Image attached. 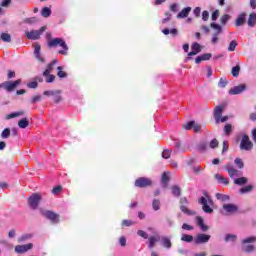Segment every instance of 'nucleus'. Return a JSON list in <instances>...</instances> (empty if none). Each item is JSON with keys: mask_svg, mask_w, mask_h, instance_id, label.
<instances>
[{"mask_svg": "<svg viewBox=\"0 0 256 256\" xmlns=\"http://www.w3.org/2000/svg\"><path fill=\"white\" fill-rule=\"evenodd\" d=\"M18 127H20V129H27V127H29V120H27V118H22L18 122Z\"/></svg>", "mask_w": 256, "mask_h": 256, "instance_id": "obj_30", "label": "nucleus"}, {"mask_svg": "<svg viewBox=\"0 0 256 256\" xmlns=\"http://www.w3.org/2000/svg\"><path fill=\"white\" fill-rule=\"evenodd\" d=\"M191 52L188 53L187 59H191L194 55H198V53H201V44L194 42L191 46Z\"/></svg>", "mask_w": 256, "mask_h": 256, "instance_id": "obj_16", "label": "nucleus"}, {"mask_svg": "<svg viewBox=\"0 0 256 256\" xmlns=\"http://www.w3.org/2000/svg\"><path fill=\"white\" fill-rule=\"evenodd\" d=\"M211 19L213 21H217V19H219V10H215L212 15H211Z\"/></svg>", "mask_w": 256, "mask_h": 256, "instance_id": "obj_62", "label": "nucleus"}, {"mask_svg": "<svg viewBox=\"0 0 256 256\" xmlns=\"http://www.w3.org/2000/svg\"><path fill=\"white\" fill-rule=\"evenodd\" d=\"M10 136H11V129L9 128H5L1 133L2 139H9Z\"/></svg>", "mask_w": 256, "mask_h": 256, "instance_id": "obj_44", "label": "nucleus"}, {"mask_svg": "<svg viewBox=\"0 0 256 256\" xmlns=\"http://www.w3.org/2000/svg\"><path fill=\"white\" fill-rule=\"evenodd\" d=\"M197 149L198 151H200V153L207 151V143L206 142L199 143L197 146Z\"/></svg>", "mask_w": 256, "mask_h": 256, "instance_id": "obj_46", "label": "nucleus"}, {"mask_svg": "<svg viewBox=\"0 0 256 256\" xmlns=\"http://www.w3.org/2000/svg\"><path fill=\"white\" fill-rule=\"evenodd\" d=\"M45 77H47L46 83H53V81H55V75L53 74H48V76Z\"/></svg>", "mask_w": 256, "mask_h": 256, "instance_id": "obj_64", "label": "nucleus"}, {"mask_svg": "<svg viewBox=\"0 0 256 256\" xmlns=\"http://www.w3.org/2000/svg\"><path fill=\"white\" fill-rule=\"evenodd\" d=\"M202 20H204V21H209V11L204 10V11L202 12Z\"/></svg>", "mask_w": 256, "mask_h": 256, "instance_id": "obj_63", "label": "nucleus"}, {"mask_svg": "<svg viewBox=\"0 0 256 256\" xmlns=\"http://www.w3.org/2000/svg\"><path fill=\"white\" fill-rule=\"evenodd\" d=\"M172 195L174 197H181V188L177 185L172 186Z\"/></svg>", "mask_w": 256, "mask_h": 256, "instance_id": "obj_35", "label": "nucleus"}, {"mask_svg": "<svg viewBox=\"0 0 256 256\" xmlns=\"http://www.w3.org/2000/svg\"><path fill=\"white\" fill-rule=\"evenodd\" d=\"M0 39L4 43H11V35L9 33L3 32L0 36Z\"/></svg>", "mask_w": 256, "mask_h": 256, "instance_id": "obj_33", "label": "nucleus"}, {"mask_svg": "<svg viewBox=\"0 0 256 256\" xmlns=\"http://www.w3.org/2000/svg\"><path fill=\"white\" fill-rule=\"evenodd\" d=\"M152 207L154 211H159V209H161V201H159V199H154L152 201Z\"/></svg>", "mask_w": 256, "mask_h": 256, "instance_id": "obj_43", "label": "nucleus"}, {"mask_svg": "<svg viewBox=\"0 0 256 256\" xmlns=\"http://www.w3.org/2000/svg\"><path fill=\"white\" fill-rule=\"evenodd\" d=\"M134 185L140 189H145V187H151V185H153V181L147 177H140L135 180Z\"/></svg>", "mask_w": 256, "mask_h": 256, "instance_id": "obj_6", "label": "nucleus"}, {"mask_svg": "<svg viewBox=\"0 0 256 256\" xmlns=\"http://www.w3.org/2000/svg\"><path fill=\"white\" fill-rule=\"evenodd\" d=\"M21 85V79L15 80V81H5L0 84L1 89H5L8 93H11L17 89Z\"/></svg>", "mask_w": 256, "mask_h": 256, "instance_id": "obj_3", "label": "nucleus"}, {"mask_svg": "<svg viewBox=\"0 0 256 256\" xmlns=\"http://www.w3.org/2000/svg\"><path fill=\"white\" fill-rule=\"evenodd\" d=\"M180 203H181L180 210L182 211V213L188 216L195 215L194 211L190 210L189 208H187V206H185V205H189V200H187V197L181 198Z\"/></svg>", "mask_w": 256, "mask_h": 256, "instance_id": "obj_10", "label": "nucleus"}, {"mask_svg": "<svg viewBox=\"0 0 256 256\" xmlns=\"http://www.w3.org/2000/svg\"><path fill=\"white\" fill-rule=\"evenodd\" d=\"M161 181H162V185H163L164 187H167V185L169 184V174H167L166 172H164V173L162 174V179H161Z\"/></svg>", "mask_w": 256, "mask_h": 256, "instance_id": "obj_42", "label": "nucleus"}, {"mask_svg": "<svg viewBox=\"0 0 256 256\" xmlns=\"http://www.w3.org/2000/svg\"><path fill=\"white\" fill-rule=\"evenodd\" d=\"M246 17H247L246 13H241L240 15H238V17L236 18V21H235V26L242 27V25H245V23L247 22Z\"/></svg>", "mask_w": 256, "mask_h": 256, "instance_id": "obj_18", "label": "nucleus"}, {"mask_svg": "<svg viewBox=\"0 0 256 256\" xmlns=\"http://www.w3.org/2000/svg\"><path fill=\"white\" fill-rule=\"evenodd\" d=\"M242 251H244V253H253L255 251V246L253 244L243 246Z\"/></svg>", "mask_w": 256, "mask_h": 256, "instance_id": "obj_36", "label": "nucleus"}, {"mask_svg": "<svg viewBox=\"0 0 256 256\" xmlns=\"http://www.w3.org/2000/svg\"><path fill=\"white\" fill-rule=\"evenodd\" d=\"M251 149H253V142H251L249 135L244 134L242 136V139L240 142V150L241 151H251Z\"/></svg>", "mask_w": 256, "mask_h": 256, "instance_id": "obj_5", "label": "nucleus"}, {"mask_svg": "<svg viewBox=\"0 0 256 256\" xmlns=\"http://www.w3.org/2000/svg\"><path fill=\"white\" fill-rule=\"evenodd\" d=\"M137 235H139V237H142L143 239H149V234H147V232L143 230H138Z\"/></svg>", "mask_w": 256, "mask_h": 256, "instance_id": "obj_57", "label": "nucleus"}, {"mask_svg": "<svg viewBox=\"0 0 256 256\" xmlns=\"http://www.w3.org/2000/svg\"><path fill=\"white\" fill-rule=\"evenodd\" d=\"M37 87H39V83L37 82V80H34L27 84L28 89H37Z\"/></svg>", "mask_w": 256, "mask_h": 256, "instance_id": "obj_53", "label": "nucleus"}, {"mask_svg": "<svg viewBox=\"0 0 256 256\" xmlns=\"http://www.w3.org/2000/svg\"><path fill=\"white\" fill-rule=\"evenodd\" d=\"M34 57L39 63H45V57L41 55V45L39 43L34 44Z\"/></svg>", "mask_w": 256, "mask_h": 256, "instance_id": "obj_14", "label": "nucleus"}, {"mask_svg": "<svg viewBox=\"0 0 256 256\" xmlns=\"http://www.w3.org/2000/svg\"><path fill=\"white\" fill-rule=\"evenodd\" d=\"M181 241H184L185 243H191L193 241V236L189 234H182Z\"/></svg>", "mask_w": 256, "mask_h": 256, "instance_id": "obj_45", "label": "nucleus"}, {"mask_svg": "<svg viewBox=\"0 0 256 256\" xmlns=\"http://www.w3.org/2000/svg\"><path fill=\"white\" fill-rule=\"evenodd\" d=\"M247 90V85L240 84L238 86H234L232 89L229 90V95H241L243 91Z\"/></svg>", "mask_w": 256, "mask_h": 256, "instance_id": "obj_15", "label": "nucleus"}, {"mask_svg": "<svg viewBox=\"0 0 256 256\" xmlns=\"http://www.w3.org/2000/svg\"><path fill=\"white\" fill-rule=\"evenodd\" d=\"M224 241L225 243H235V241H237V235L235 234H226L224 237Z\"/></svg>", "mask_w": 256, "mask_h": 256, "instance_id": "obj_28", "label": "nucleus"}, {"mask_svg": "<svg viewBox=\"0 0 256 256\" xmlns=\"http://www.w3.org/2000/svg\"><path fill=\"white\" fill-rule=\"evenodd\" d=\"M47 27L42 26L39 30H32L30 32H26L27 39H31L32 41H37V39L41 38V35L45 33Z\"/></svg>", "mask_w": 256, "mask_h": 256, "instance_id": "obj_4", "label": "nucleus"}, {"mask_svg": "<svg viewBox=\"0 0 256 256\" xmlns=\"http://www.w3.org/2000/svg\"><path fill=\"white\" fill-rule=\"evenodd\" d=\"M215 179L221 185H229V178H225L221 174H215Z\"/></svg>", "mask_w": 256, "mask_h": 256, "instance_id": "obj_23", "label": "nucleus"}, {"mask_svg": "<svg viewBox=\"0 0 256 256\" xmlns=\"http://www.w3.org/2000/svg\"><path fill=\"white\" fill-rule=\"evenodd\" d=\"M222 209V215H227L229 213H237V211H239V207H237V205L235 204H224Z\"/></svg>", "mask_w": 256, "mask_h": 256, "instance_id": "obj_12", "label": "nucleus"}, {"mask_svg": "<svg viewBox=\"0 0 256 256\" xmlns=\"http://www.w3.org/2000/svg\"><path fill=\"white\" fill-rule=\"evenodd\" d=\"M223 109H225L223 106L219 105L216 106L214 110V118L217 124L221 123V117L223 115Z\"/></svg>", "mask_w": 256, "mask_h": 256, "instance_id": "obj_17", "label": "nucleus"}, {"mask_svg": "<svg viewBox=\"0 0 256 256\" xmlns=\"http://www.w3.org/2000/svg\"><path fill=\"white\" fill-rule=\"evenodd\" d=\"M189 13H191V7L187 6L177 14V19H186V17H189Z\"/></svg>", "mask_w": 256, "mask_h": 256, "instance_id": "obj_19", "label": "nucleus"}, {"mask_svg": "<svg viewBox=\"0 0 256 256\" xmlns=\"http://www.w3.org/2000/svg\"><path fill=\"white\" fill-rule=\"evenodd\" d=\"M216 199H218V201H229L230 197L229 195H225V194H221V193H217L216 194Z\"/></svg>", "mask_w": 256, "mask_h": 256, "instance_id": "obj_41", "label": "nucleus"}, {"mask_svg": "<svg viewBox=\"0 0 256 256\" xmlns=\"http://www.w3.org/2000/svg\"><path fill=\"white\" fill-rule=\"evenodd\" d=\"M233 77H239V73H241V66L236 65L234 67H232V71H231Z\"/></svg>", "mask_w": 256, "mask_h": 256, "instance_id": "obj_39", "label": "nucleus"}, {"mask_svg": "<svg viewBox=\"0 0 256 256\" xmlns=\"http://www.w3.org/2000/svg\"><path fill=\"white\" fill-rule=\"evenodd\" d=\"M247 183H249V179H247V177L239 176L234 179V185H239L240 187H242V185H247Z\"/></svg>", "mask_w": 256, "mask_h": 256, "instance_id": "obj_21", "label": "nucleus"}, {"mask_svg": "<svg viewBox=\"0 0 256 256\" xmlns=\"http://www.w3.org/2000/svg\"><path fill=\"white\" fill-rule=\"evenodd\" d=\"M55 64H57V60H53L52 62H50L47 65L45 71L43 72L44 77H47V76H49V74H51V72L53 71V65H55Z\"/></svg>", "mask_w": 256, "mask_h": 256, "instance_id": "obj_22", "label": "nucleus"}, {"mask_svg": "<svg viewBox=\"0 0 256 256\" xmlns=\"http://www.w3.org/2000/svg\"><path fill=\"white\" fill-rule=\"evenodd\" d=\"M46 97H54V95H61V90H46L43 92Z\"/></svg>", "mask_w": 256, "mask_h": 256, "instance_id": "obj_29", "label": "nucleus"}, {"mask_svg": "<svg viewBox=\"0 0 256 256\" xmlns=\"http://www.w3.org/2000/svg\"><path fill=\"white\" fill-rule=\"evenodd\" d=\"M255 241H256V236H251L246 239H243L242 245H246V243H255Z\"/></svg>", "mask_w": 256, "mask_h": 256, "instance_id": "obj_50", "label": "nucleus"}, {"mask_svg": "<svg viewBox=\"0 0 256 256\" xmlns=\"http://www.w3.org/2000/svg\"><path fill=\"white\" fill-rule=\"evenodd\" d=\"M209 147L210 149H217V147H219V141L216 138L212 139L209 143Z\"/></svg>", "mask_w": 256, "mask_h": 256, "instance_id": "obj_47", "label": "nucleus"}, {"mask_svg": "<svg viewBox=\"0 0 256 256\" xmlns=\"http://www.w3.org/2000/svg\"><path fill=\"white\" fill-rule=\"evenodd\" d=\"M30 249H33V243L17 245L15 246V253H18V255H23L24 253H27V251H30Z\"/></svg>", "mask_w": 256, "mask_h": 256, "instance_id": "obj_13", "label": "nucleus"}, {"mask_svg": "<svg viewBox=\"0 0 256 256\" xmlns=\"http://www.w3.org/2000/svg\"><path fill=\"white\" fill-rule=\"evenodd\" d=\"M41 201V195L34 193L28 199V205L31 209L35 210L39 207V203Z\"/></svg>", "mask_w": 256, "mask_h": 256, "instance_id": "obj_8", "label": "nucleus"}, {"mask_svg": "<svg viewBox=\"0 0 256 256\" xmlns=\"http://www.w3.org/2000/svg\"><path fill=\"white\" fill-rule=\"evenodd\" d=\"M230 179H237V177H242L243 172L235 169L233 166L231 165H226L225 167Z\"/></svg>", "mask_w": 256, "mask_h": 256, "instance_id": "obj_11", "label": "nucleus"}, {"mask_svg": "<svg viewBox=\"0 0 256 256\" xmlns=\"http://www.w3.org/2000/svg\"><path fill=\"white\" fill-rule=\"evenodd\" d=\"M230 20H231V15H229V14H224V15L221 16V18H220L221 25H227V23H229Z\"/></svg>", "mask_w": 256, "mask_h": 256, "instance_id": "obj_37", "label": "nucleus"}, {"mask_svg": "<svg viewBox=\"0 0 256 256\" xmlns=\"http://www.w3.org/2000/svg\"><path fill=\"white\" fill-rule=\"evenodd\" d=\"M193 127H195V121L193 120L184 125V129H186V131H191Z\"/></svg>", "mask_w": 256, "mask_h": 256, "instance_id": "obj_54", "label": "nucleus"}, {"mask_svg": "<svg viewBox=\"0 0 256 256\" xmlns=\"http://www.w3.org/2000/svg\"><path fill=\"white\" fill-rule=\"evenodd\" d=\"M31 237H33V235H31V234H24V235H22V236L18 239V242H19V243H23V242H25V241L31 239Z\"/></svg>", "mask_w": 256, "mask_h": 256, "instance_id": "obj_52", "label": "nucleus"}, {"mask_svg": "<svg viewBox=\"0 0 256 256\" xmlns=\"http://www.w3.org/2000/svg\"><path fill=\"white\" fill-rule=\"evenodd\" d=\"M234 163L238 167V169H243V167H245V163H243V160H241V158H236L234 160Z\"/></svg>", "mask_w": 256, "mask_h": 256, "instance_id": "obj_48", "label": "nucleus"}, {"mask_svg": "<svg viewBox=\"0 0 256 256\" xmlns=\"http://www.w3.org/2000/svg\"><path fill=\"white\" fill-rule=\"evenodd\" d=\"M162 157H163V159H169V157H171V150L165 149V150L162 152Z\"/></svg>", "mask_w": 256, "mask_h": 256, "instance_id": "obj_59", "label": "nucleus"}, {"mask_svg": "<svg viewBox=\"0 0 256 256\" xmlns=\"http://www.w3.org/2000/svg\"><path fill=\"white\" fill-rule=\"evenodd\" d=\"M163 35H169V33H171V35H177L179 33V30H177V28H172L169 30V28H164L162 30Z\"/></svg>", "mask_w": 256, "mask_h": 256, "instance_id": "obj_31", "label": "nucleus"}, {"mask_svg": "<svg viewBox=\"0 0 256 256\" xmlns=\"http://www.w3.org/2000/svg\"><path fill=\"white\" fill-rule=\"evenodd\" d=\"M62 47L63 50H60L58 53L60 55H67V52L69 51V46H67V43L63 38H54L52 40L48 41V47Z\"/></svg>", "mask_w": 256, "mask_h": 256, "instance_id": "obj_2", "label": "nucleus"}, {"mask_svg": "<svg viewBox=\"0 0 256 256\" xmlns=\"http://www.w3.org/2000/svg\"><path fill=\"white\" fill-rule=\"evenodd\" d=\"M235 49H237V41L236 40H232L230 43H229V46H228V51H235Z\"/></svg>", "mask_w": 256, "mask_h": 256, "instance_id": "obj_51", "label": "nucleus"}, {"mask_svg": "<svg viewBox=\"0 0 256 256\" xmlns=\"http://www.w3.org/2000/svg\"><path fill=\"white\" fill-rule=\"evenodd\" d=\"M39 101H41V95H36L32 97L30 103H32V105H35V103H39Z\"/></svg>", "mask_w": 256, "mask_h": 256, "instance_id": "obj_60", "label": "nucleus"}, {"mask_svg": "<svg viewBox=\"0 0 256 256\" xmlns=\"http://www.w3.org/2000/svg\"><path fill=\"white\" fill-rule=\"evenodd\" d=\"M161 237L160 236H150L149 237V243H148V249H153V247H155V243H157V241H160Z\"/></svg>", "mask_w": 256, "mask_h": 256, "instance_id": "obj_24", "label": "nucleus"}, {"mask_svg": "<svg viewBox=\"0 0 256 256\" xmlns=\"http://www.w3.org/2000/svg\"><path fill=\"white\" fill-rule=\"evenodd\" d=\"M229 151V141L224 140L223 141V148H222V155H225Z\"/></svg>", "mask_w": 256, "mask_h": 256, "instance_id": "obj_55", "label": "nucleus"}, {"mask_svg": "<svg viewBox=\"0 0 256 256\" xmlns=\"http://www.w3.org/2000/svg\"><path fill=\"white\" fill-rule=\"evenodd\" d=\"M256 25V13L252 12L248 18V27H255Z\"/></svg>", "mask_w": 256, "mask_h": 256, "instance_id": "obj_26", "label": "nucleus"}, {"mask_svg": "<svg viewBox=\"0 0 256 256\" xmlns=\"http://www.w3.org/2000/svg\"><path fill=\"white\" fill-rule=\"evenodd\" d=\"M210 27H211V29H214V31H216L215 34H217V35H221V33H223V27H221V25H219L215 22H212L210 24Z\"/></svg>", "mask_w": 256, "mask_h": 256, "instance_id": "obj_25", "label": "nucleus"}, {"mask_svg": "<svg viewBox=\"0 0 256 256\" xmlns=\"http://www.w3.org/2000/svg\"><path fill=\"white\" fill-rule=\"evenodd\" d=\"M211 57H212L211 53L201 54L200 56L196 57L195 63L197 65H199V63H201V61H209V59H211Z\"/></svg>", "mask_w": 256, "mask_h": 256, "instance_id": "obj_20", "label": "nucleus"}, {"mask_svg": "<svg viewBox=\"0 0 256 256\" xmlns=\"http://www.w3.org/2000/svg\"><path fill=\"white\" fill-rule=\"evenodd\" d=\"M203 195L204 196L198 199V203L199 205H202V210L204 213L211 215V213H213V199L205 190L203 191Z\"/></svg>", "mask_w": 256, "mask_h": 256, "instance_id": "obj_1", "label": "nucleus"}, {"mask_svg": "<svg viewBox=\"0 0 256 256\" xmlns=\"http://www.w3.org/2000/svg\"><path fill=\"white\" fill-rule=\"evenodd\" d=\"M25 115L24 111H18V112H12L9 115H7V119H15V117H21Z\"/></svg>", "mask_w": 256, "mask_h": 256, "instance_id": "obj_32", "label": "nucleus"}, {"mask_svg": "<svg viewBox=\"0 0 256 256\" xmlns=\"http://www.w3.org/2000/svg\"><path fill=\"white\" fill-rule=\"evenodd\" d=\"M61 191H63V187H61V186H55L52 189L53 195H59V193H61Z\"/></svg>", "mask_w": 256, "mask_h": 256, "instance_id": "obj_58", "label": "nucleus"}, {"mask_svg": "<svg viewBox=\"0 0 256 256\" xmlns=\"http://www.w3.org/2000/svg\"><path fill=\"white\" fill-rule=\"evenodd\" d=\"M41 15L42 17H45V18L51 17V8L49 7L42 8Z\"/></svg>", "mask_w": 256, "mask_h": 256, "instance_id": "obj_38", "label": "nucleus"}, {"mask_svg": "<svg viewBox=\"0 0 256 256\" xmlns=\"http://www.w3.org/2000/svg\"><path fill=\"white\" fill-rule=\"evenodd\" d=\"M218 87H221V89H224V87H227V80L225 78H220L218 82Z\"/></svg>", "mask_w": 256, "mask_h": 256, "instance_id": "obj_56", "label": "nucleus"}, {"mask_svg": "<svg viewBox=\"0 0 256 256\" xmlns=\"http://www.w3.org/2000/svg\"><path fill=\"white\" fill-rule=\"evenodd\" d=\"M253 188V185H247L245 187L240 188L239 191L242 195H245V193H251V191H253Z\"/></svg>", "mask_w": 256, "mask_h": 256, "instance_id": "obj_34", "label": "nucleus"}, {"mask_svg": "<svg viewBox=\"0 0 256 256\" xmlns=\"http://www.w3.org/2000/svg\"><path fill=\"white\" fill-rule=\"evenodd\" d=\"M57 71H58L57 75L59 79H65L67 77V74L63 71V66H58Z\"/></svg>", "mask_w": 256, "mask_h": 256, "instance_id": "obj_40", "label": "nucleus"}, {"mask_svg": "<svg viewBox=\"0 0 256 256\" xmlns=\"http://www.w3.org/2000/svg\"><path fill=\"white\" fill-rule=\"evenodd\" d=\"M182 229H183L184 231H193L195 228H194L193 226L187 224V223H184V224L182 225Z\"/></svg>", "mask_w": 256, "mask_h": 256, "instance_id": "obj_61", "label": "nucleus"}, {"mask_svg": "<svg viewBox=\"0 0 256 256\" xmlns=\"http://www.w3.org/2000/svg\"><path fill=\"white\" fill-rule=\"evenodd\" d=\"M231 131H233V126L231 124H226L224 126L225 135H227V136L231 135Z\"/></svg>", "mask_w": 256, "mask_h": 256, "instance_id": "obj_49", "label": "nucleus"}, {"mask_svg": "<svg viewBox=\"0 0 256 256\" xmlns=\"http://www.w3.org/2000/svg\"><path fill=\"white\" fill-rule=\"evenodd\" d=\"M161 245L162 247H165V249H171L173 244L171 243V239L167 237H162Z\"/></svg>", "mask_w": 256, "mask_h": 256, "instance_id": "obj_27", "label": "nucleus"}, {"mask_svg": "<svg viewBox=\"0 0 256 256\" xmlns=\"http://www.w3.org/2000/svg\"><path fill=\"white\" fill-rule=\"evenodd\" d=\"M211 239V235L205 233H199L194 238L195 245H203L205 243H209Z\"/></svg>", "mask_w": 256, "mask_h": 256, "instance_id": "obj_9", "label": "nucleus"}, {"mask_svg": "<svg viewBox=\"0 0 256 256\" xmlns=\"http://www.w3.org/2000/svg\"><path fill=\"white\" fill-rule=\"evenodd\" d=\"M41 214L43 217H46L51 223L57 224L59 223V215L51 210H42Z\"/></svg>", "mask_w": 256, "mask_h": 256, "instance_id": "obj_7", "label": "nucleus"}]
</instances>
